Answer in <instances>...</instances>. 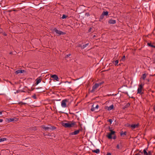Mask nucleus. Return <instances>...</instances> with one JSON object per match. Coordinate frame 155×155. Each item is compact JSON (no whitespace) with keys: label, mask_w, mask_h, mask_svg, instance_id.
I'll use <instances>...</instances> for the list:
<instances>
[{"label":"nucleus","mask_w":155,"mask_h":155,"mask_svg":"<svg viewBox=\"0 0 155 155\" xmlns=\"http://www.w3.org/2000/svg\"><path fill=\"white\" fill-rule=\"evenodd\" d=\"M76 123L74 121L69 122L68 123L62 122L61 125L65 128H71L74 127Z\"/></svg>","instance_id":"1"},{"label":"nucleus","mask_w":155,"mask_h":155,"mask_svg":"<svg viewBox=\"0 0 155 155\" xmlns=\"http://www.w3.org/2000/svg\"><path fill=\"white\" fill-rule=\"evenodd\" d=\"M42 128L45 130H53L56 129V127H55L51 126V125H48V126L43 125Z\"/></svg>","instance_id":"2"},{"label":"nucleus","mask_w":155,"mask_h":155,"mask_svg":"<svg viewBox=\"0 0 155 155\" xmlns=\"http://www.w3.org/2000/svg\"><path fill=\"white\" fill-rule=\"evenodd\" d=\"M52 31L53 33H55L56 34L59 35H63L65 34L64 32H62V31L58 30L57 28H54L52 29Z\"/></svg>","instance_id":"3"},{"label":"nucleus","mask_w":155,"mask_h":155,"mask_svg":"<svg viewBox=\"0 0 155 155\" xmlns=\"http://www.w3.org/2000/svg\"><path fill=\"white\" fill-rule=\"evenodd\" d=\"M144 84H141L139 85V87L137 89V93L141 94L142 93V90L143 88V87Z\"/></svg>","instance_id":"4"},{"label":"nucleus","mask_w":155,"mask_h":155,"mask_svg":"<svg viewBox=\"0 0 155 155\" xmlns=\"http://www.w3.org/2000/svg\"><path fill=\"white\" fill-rule=\"evenodd\" d=\"M68 102L67 99L63 100L61 102V106L63 108H65L67 107L66 102Z\"/></svg>","instance_id":"5"},{"label":"nucleus","mask_w":155,"mask_h":155,"mask_svg":"<svg viewBox=\"0 0 155 155\" xmlns=\"http://www.w3.org/2000/svg\"><path fill=\"white\" fill-rule=\"evenodd\" d=\"M99 86V85L97 83L96 84L93 86L92 90L91 91V92L92 93L94 92Z\"/></svg>","instance_id":"6"},{"label":"nucleus","mask_w":155,"mask_h":155,"mask_svg":"<svg viewBox=\"0 0 155 155\" xmlns=\"http://www.w3.org/2000/svg\"><path fill=\"white\" fill-rule=\"evenodd\" d=\"M51 78L53 79L54 80H56L57 81H59L60 79L56 74H54L51 75Z\"/></svg>","instance_id":"7"},{"label":"nucleus","mask_w":155,"mask_h":155,"mask_svg":"<svg viewBox=\"0 0 155 155\" xmlns=\"http://www.w3.org/2000/svg\"><path fill=\"white\" fill-rule=\"evenodd\" d=\"M107 137L109 139H115L116 138L115 136H113L112 135L110 134V133H108L107 136Z\"/></svg>","instance_id":"8"},{"label":"nucleus","mask_w":155,"mask_h":155,"mask_svg":"<svg viewBox=\"0 0 155 155\" xmlns=\"http://www.w3.org/2000/svg\"><path fill=\"white\" fill-rule=\"evenodd\" d=\"M18 119L16 117L13 118H10L8 119V120L9 122H12L13 121H16L18 120Z\"/></svg>","instance_id":"9"},{"label":"nucleus","mask_w":155,"mask_h":155,"mask_svg":"<svg viewBox=\"0 0 155 155\" xmlns=\"http://www.w3.org/2000/svg\"><path fill=\"white\" fill-rule=\"evenodd\" d=\"M80 132V130H75L73 132H71L70 134V135H76L78 134Z\"/></svg>","instance_id":"10"},{"label":"nucleus","mask_w":155,"mask_h":155,"mask_svg":"<svg viewBox=\"0 0 155 155\" xmlns=\"http://www.w3.org/2000/svg\"><path fill=\"white\" fill-rule=\"evenodd\" d=\"M114 108V105L113 104L111 105L109 107H107L105 109H107L108 111H110Z\"/></svg>","instance_id":"11"},{"label":"nucleus","mask_w":155,"mask_h":155,"mask_svg":"<svg viewBox=\"0 0 155 155\" xmlns=\"http://www.w3.org/2000/svg\"><path fill=\"white\" fill-rule=\"evenodd\" d=\"M25 71L24 70H18L16 71L15 72V73L16 74H18L19 73H23L24 72H25Z\"/></svg>","instance_id":"12"},{"label":"nucleus","mask_w":155,"mask_h":155,"mask_svg":"<svg viewBox=\"0 0 155 155\" xmlns=\"http://www.w3.org/2000/svg\"><path fill=\"white\" fill-rule=\"evenodd\" d=\"M138 125V124H132L131 125H130V127H131L132 129H134L135 128H137Z\"/></svg>","instance_id":"13"},{"label":"nucleus","mask_w":155,"mask_h":155,"mask_svg":"<svg viewBox=\"0 0 155 155\" xmlns=\"http://www.w3.org/2000/svg\"><path fill=\"white\" fill-rule=\"evenodd\" d=\"M109 130L110 131V134L112 135L113 136H115V132L114 131L112 130H111V128L109 127Z\"/></svg>","instance_id":"14"},{"label":"nucleus","mask_w":155,"mask_h":155,"mask_svg":"<svg viewBox=\"0 0 155 155\" xmlns=\"http://www.w3.org/2000/svg\"><path fill=\"white\" fill-rule=\"evenodd\" d=\"M108 22L109 24H114L116 23V21L115 20H110Z\"/></svg>","instance_id":"15"},{"label":"nucleus","mask_w":155,"mask_h":155,"mask_svg":"<svg viewBox=\"0 0 155 155\" xmlns=\"http://www.w3.org/2000/svg\"><path fill=\"white\" fill-rule=\"evenodd\" d=\"M147 147L145 149L143 150L142 151L143 152V153H144V155H148V152L147 151Z\"/></svg>","instance_id":"16"},{"label":"nucleus","mask_w":155,"mask_h":155,"mask_svg":"<svg viewBox=\"0 0 155 155\" xmlns=\"http://www.w3.org/2000/svg\"><path fill=\"white\" fill-rule=\"evenodd\" d=\"M36 84L37 85L41 82V79L40 78H38L36 79Z\"/></svg>","instance_id":"17"},{"label":"nucleus","mask_w":155,"mask_h":155,"mask_svg":"<svg viewBox=\"0 0 155 155\" xmlns=\"http://www.w3.org/2000/svg\"><path fill=\"white\" fill-rule=\"evenodd\" d=\"M99 107V105L97 104V105L96 106L94 107H92L91 108V110L92 111H94L95 110V109H98V108Z\"/></svg>","instance_id":"18"},{"label":"nucleus","mask_w":155,"mask_h":155,"mask_svg":"<svg viewBox=\"0 0 155 155\" xmlns=\"http://www.w3.org/2000/svg\"><path fill=\"white\" fill-rule=\"evenodd\" d=\"M92 151L96 153H100V150L99 149H96V150H92Z\"/></svg>","instance_id":"19"},{"label":"nucleus","mask_w":155,"mask_h":155,"mask_svg":"<svg viewBox=\"0 0 155 155\" xmlns=\"http://www.w3.org/2000/svg\"><path fill=\"white\" fill-rule=\"evenodd\" d=\"M108 14V12L107 11L104 12L103 13L102 15H101V16L103 17L104 15H107Z\"/></svg>","instance_id":"20"},{"label":"nucleus","mask_w":155,"mask_h":155,"mask_svg":"<svg viewBox=\"0 0 155 155\" xmlns=\"http://www.w3.org/2000/svg\"><path fill=\"white\" fill-rule=\"evenodd\" d=\"M120 135L121 136L126 135V132H123L122 131L120 132Z\"/></svg>","instance_id":"21"},{"label":"nucleus","mask_w":155,"mask_h":155,"mask_svg":"<svg viewBox=\"0 0 155 155\" xmlns=\"http://www.w3.org/2000/svg\"><path fill=\"white\" fill-rule=\"evenodd\" d=\"M89 45V43H87L85 45H83L82 47L81 48L82 49H84L87 46Z\"/></svg>","instance_id":"22"},{"label":"nucleus","mask_w":155,"mask_h":155,"mask_svg":"<svg viewBox=\"0 0 155 155\" xmlns=\"http://www.w3.org/2000/svg\"><path fill=\"white\" fill-rule=\"evenodd\" d=\"M7 139L5 138H0V142L6 140Z\"/></svg>","instance_id":"23"},{"label":"nucleus","mask_w":155,"mask_h":155,"mask_svg":"<svg viewBox=\"0 0 155 155\" xmlns=\"http://www.w3.org/2000/svg\"><path fill=\"white\" fill-rule=\"evenodd\" d=\"M147 45L150 46L152 47H153L154 48H155V46L152 45V44L150 43H147Z\"/></svg>","instance_id":"24"},{"label":"nucleus","mask_w":155,"mask_h":155,"mask_svg":"<svg viewBox=\"0 0 155 155\" xmlns=\"http://www.w3.org/2000/svg\"><path fill=\"white\" fill-rule=\"evenodd\" d=\"M146 74H143L142 78L143 80H144L146 78Z\"/></svg>","instance_id":"25"},{"label":"nucleus","mask_w":155,"mask_h":155,"mask_svg":"<svg viewBox=\"0 0 155 155\" xmlns=\"http://www.w3.org/2000/svg\"><path fill=\"white\" fill-rule=\"evenodd\" d=\"M71 54H67L65 55V59H67V58L68 57H69L71 55Z\"/></svg>","instance_id":"26"},{"label":"nucleus","mask_w":155,"mask_h":155,"mask_svg":"<svg viewBox=\"0 0 155 155\" xmlns=\"http://www.w3.org/2000/svg\"><path fill=\"white\" fill-rule=\"evenodd\" d=\"M115 65H118L117 64L118 63V60H117L115 61Z\"/></svg>","instance_id":"27"},{"label":"nucleus","mask_w":155,"mask_h":155,"mask_svg":"<svg viewBox=\"0 0 155 155\" xmlns=\"http://www.w3.org/2000/svg\"><path fill=\"white\" fill-rule=\"evenodd\" d=\"M66 17H67V16L66 15H62V18L63 19H64V18H66Z\"/></svg>","instance_id":"28"},{"label":"nucleus","mask_w":155,"mask_h":155,"mask_svg":"<svg viewBox=\"0 0 155 155\" xmlns=\"http://www.w3.org/2000/svg\"><path fill=\"white\" fill-rule=\"evenodd\" d=\"M125 56H124L122 57V59H121V60L122 61H124V59H125Z\"/></svg>","instance_id":"29"},{"label":"nucleus","mask_w":155,"mask_h":155,"mask_svg":"<svg viewBox=\"0 0 155 155\" xmlns=\"http://www.w3.org/2000/svg\"><path fill=\"white\" fill-rule=\"evenodd\" d=\"M148 151V155H152V153L150 151Z\"/></svg>","instance_id":"30"},{"label":"nucleus","mask_w":155,"mask_h":155,"mask_svg":"<svg viewBox=\"0 0 155 155\" xmlns=\"http://www.w3.org/2000/svg\"><path fill=\"white\" fill-rule=\"evenodd\" d=\"M104 83V82H102L99 83H97V84H98L99 85V86L100 85H101L103 84V83Z\"/></svg>","instance_id":"31"},{"label":"nucleus","mask_w":155,"mask_h":155,"mask_svg":"<svg viewBox=\"0 0 155 155\" xmlns=\"http://www.w3.org/2000/svg\"><path fill=\"white\" fill-rule=\"evenodd\" d=\"M108 121L109 122L110 124L112 123V120L111 119H110L108 120Z\"/></svg>","instance_id":"32"},{"label":"nucleus","mask_w":155,"mask_h":155,"mask_svg":"<svg viewBox=\"0 0 155 155\" xmlns=\"http://www.w3.org/2000/svg\"><path fill=\"white\" fill-rule=\"evenodd\" d=\"M106 155H111V154L110 153H107Z\"/></svg>","instance_id":"33"},{"label":"nucleus","mask_w":155,"mask_h":155,"mask_svg":"<svg viewBox=\"0 0 155 155\" xmlns=\"http://www.w3.org/2000/svg\"><path fill=\"white\" fill-rule=\"evenodd\" d=\"M20 91H21V90H18L16 91V92H17L18 93L21 92Z\"/></svg>","instance_id":"34"},{"label":"nucleus","mask_w":155,"mask_h":155,"mask_svg":"<svg viewBox=\"0 0 155 155\" xmlns=\"http://www.w3.org/2000/svg\"><path fill=\"white\" fill-rule=\"evenodd\" d=\"M116 148L117 149H119L120 148V146H116Z\"/></svg>","instance_id":"35"},{"label":"nucleus","mask_w":155,"mask_h":155,"mask_svg":"<svg viewBox=\"0 0 155 155\" xmlns=\"http://www.w3.org/2000/svg\"><path fill=\"white\" fill-rule=\"evenodd\" d=\"M91 28H90L88 30V32H90L91 31Z\"/></svg>","instance_id":"36"},{"label":"nucleus","mask_w":155,"mask_h":155,"mask_svg":"<svg viewBox=\"0 0 155 155\" xmlns=\"http://www.w3.org/2000/svg\"><path fill=\"white\" fill-rule=\"evenodd\" d=\"M3 121V120L2 119H0V122H2Z\"/></svg>","instance_id":"37"},{"label":"nucleus","mask_w":155,"mask_h":155,"mask_svg":"<svg viewBox=\"0 0 155 155\" xmlns=\"http://www.w3.org/2000/svg\"><path fill=\"white\" fill-rule=\"evenodd\" d=\"M20 92H25V91H22V90H21Z\"/></svg>","instance_id":"38"},{"label":"nucleus","mask_w":155,"mask_h":155,"mask_svg":"<svg viewBox=\"0 0 155 155\" xmlns=\"http://www.w3.org/2000/svg\"><path fill=\"white\" fill-rule=\"evenodd\" d=\"M33 97L35 99L36 98V97H35V96H33Z\"/></svg>","instance_id":"39"},{"label":"nucleus","mask_w":155,"mask_h":155,"mask_svg":"<svg viewBox=\"0 0 155 155\" xmlns=\"http://www.w3.org/2000/svg\"><path fill=\"white\" fill-rule=\"evenodd\" d=\"M124 93L125 94H128V93L127 92H124Z\"/></svg>","instance_id":"40"},{"label":"nucleus","mask_w":155,"mask_h":155,"mask_svg":"<svg viewBox=\"0 0 155 155\" xmlns=\"http://www.w3.org/2000/svg\"><path fill=\"white\" fill-rule=\"evenodd\" d=\"M2 112L0 111V115H2Z\"/></svg>","instance_id":"41"},{"label":"nucleus","mask_w":155,"mask_h":155,"mask_svg":"<svg viewBox=\"0 0 155 155\" xmlns=\"http://www.w3.org/2000/svg\"><path fill=\"white\" fill-rule=\"evenodd\" d=\"M14 93H15V94H16L17 93H18L16 92H16H14Z\"/></svg>","instance_id":"42"},{"label":"nucleus","mask_w":155,"mask_h":155,"mask_svg":"<svg viewBox=\"0 0 155 155\" xmlns=\"http://www.w3.org/2000/svg\"><path fill=\"white\" fill-rule=\"evenodd\" d=\"M67 82L68 83H71V82H68V81H67Z\"/></svg>","instance_id":"43"},{"label":"nucleus","mask_w":155,"mask_h":155,"mask_svg":"<svg viewBox=\"0 0 155 155\" xmlns=\"http://www.w3.org/2000/svg\"><path fill=\"white\" fill-rule=\"evenodd\" d=\"M96 36V35H94V36H93V37L94 38Z\"/></svg>","instance_id":"44"},{"label":"nucleus","mask_w":155,"mask_h":155,"mask_svg":"<svg viewBox=\"0 0 155 155\" xmlns=\"http://www.w3.org/2000/svg\"><path fill=\"white\" fill-rule=\"evenodd\" d=\"M12 54V52H11L10 53V54Z\"/></svg>","instance_id":"45"},{"label":"nucleus","mask_w":155,"mask_h":155,"mask_svg":"<svg viewBox=\"0 0 155 155\" xmlns=\"http://www.w3.org/2000/svg\"><path fill=\"white\" fill-rule=\"evenodd\" d=\"M103 17L101 16V18H103Z\"/></svg>","instance_id":"46"},{"label":"nucleus","mask_w":155,"mask_h":155,"mask_svg":"<svg viewBox=\"0 0 155 155\" xmlns=\"http://www.w3.org/2000/svg\"><path fill=\"white\" fill-rule=\"evenodd\" d=\"M4 35H6V34H4Z\"/></svg>","instance_id":"47"},{"label":"nucleus","mask_w":155,"mask_h":155,"mask_svg":"<svg viewBox=\"0 0 155 155\" xmlns=\"http://www.w3.org/2000/svg\"><path fill=\"white\" fill-rule=\"evenodd\" d=\"M78 155V154H74V155Z\"/></svg>","instance_id":"48"}]
</instances>
